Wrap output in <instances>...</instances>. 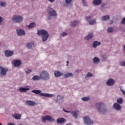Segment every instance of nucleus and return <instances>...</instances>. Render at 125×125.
<instances>
[{"label":"nucleus","instance_id":"obj_1","mask_svg":"<svg viewBox=\"0 0 125 125\" xmlns=\"http://www.w3.org/2000/svg\"><path fill=\"white\" fill-rule=\"evenodd\" d=\"M38 36H42V42H45L48 39V37H49V35L47 31L44 30H39L38 31Z\"/></svg>","mask_w":125,"mask_h":125},{"label":"nucleus","instance_id":"obj_2","mask_svg":"<svg viewBox=\"0 0 125 125\" xmlns=\"http://www.w3.org/2000/svg\"><path fill=\"white\" fill-rule=\"evenodd\" d=\"M104 104L102 103L96 104V107L97 109H98L99 113H100V114H102V115L104 114L106 112H107V110L104 109Z\"/></svg>","mask_w":125,"mask_h":125},{"label":"nucleus","instance_id":"obj_3","mask_svg":"<svg viewBox=\"0 0 125 125\" xmlns=\"http://www.w3.org/2000/svg\"><path fill=\"white\" fill-rule=\"evenodd\" d=\"M32 92L33 93H35V94H40L41 96H44V97H53L54 95L53 94H47V93H42V91L41 90H33L32 91Z\"/></svg>","mask_w":125,"mask_h":125},{"label":"nucleus","instance_id":"obj_4","mask_svg":"<svg viewBox=\"0 0 125 125\" xmlns=\"http://www.w3.org/2000/svg\"><path fill=\"white\" fill-rule=\"evenodd\" d=\"M40 77L41 78V80H43V81H47L48 80H49V74L45 71H42L41 72Z\"/></svg>","mask_w":125,"mask_h":125},{"label":"nucleus","instance_id":"obj_5","mask_svg":"<svg viewBox=\"0 0 125 125\" xmlns=\"http://www.w3.org/2000/svg\"><path fill=\"white\" fill-rule=\"evenodd\" d=\"M12 20H13L16 23H20V22H21V21H22L23 18L18 15H15L14 16Z\"/></svg>","mask_w":125,"mask_h":125},{"label":"nucleus","instance_id":"obj_6","mask_svg":"<svg viewBox=\"0 0 125 125\" xmlns=\"http://www.w3.org/2000/svg\"><path fill=\"white\" fill-rule=\"evenodd\" d=\"M84 123L85 125H93V121L90 120L88 116H85L83 118Z\"/></svg>","mask_w":125,"mask_h":125},{"label":"nucleus","instance_id":"obj_7","mask_svg":"<svg viewBox=\"0 0 125 125\" xmlns=\"http://www.w3.org/2000/svg\"><path fill=\"white\" fill-rule=\"evenodd\" d=\"M46 121L49 122H54V119L52 118V117L47 115L45 117H42V121L43 123H45Z\"/></svg>","mask_w":125,"mask_h":125},{"label":"nucleus","instance_id":"obj_8","mask_svg":"<svg viewBox=\"0 0 125 125\" xmlns=\"http://www.w3.org/2000/svg\"><path fill=\"white\" fill-rule=\"evenodd\" d=\"M48 13L49 16H57V13L55 10H52V9L48 8Z\"/></svg>","mask_w":125,"mask_h":125},{"label":"nucleus","instance_id":"obj_9","mask_svg":"<svg viewBox=\"0 0 125 125\" xmlns=\"http://www.w3.org/2000/svg\"><path fill=\"white\" fill-rule=\"evenodd\" d=\"M92 18V17L91 16L86 17V20L87 21H89V23L90 25H94V24H95V23H96V21L95 20H93L92 21H90L91 20Z\"/></svg>","mask_w":125,"mask_h":125},{"label":"nucleus","instance_id":"obj_10","mask_svg":"<svg viewBox=\"0 0 125 125\" xmlns=\"http://www.w3.org/2000/svg\"><path fill=\"white\" fill-rule=\"evenodd\" d=\"M5 55L6 57H10V56L13 55V51L7 50L5 51Z\"/></svg>","mask_w":125,"mask_h":125},{"label":"nucleus","instance_id":"obj_11","mask_svg":"<svg viewBox=\"0 0 125 125\" xmlns=\"http://www.w3.org/2000/svg\"><path fill=\"white\" fill-rule=\"evenodd\" d=\"M114 83H115V80L114 79H109L106 82V84L107 85H114Z\"/></svg>","mask_w":125,"mask_h":125},{"label":"nucleus","instance_id":"obj_12","mask_svg":"<svg viewBox=\"0 0 125 125\" xmlns=\"http://www.w3.org/2000/svg\"><path fill=\"white\" fill-rule=\"evenodd\" d=\"M17 32L18 36H24L25 35V31L22 29H17Z\"/></svg>","mask_w":125,"mask_h":125},{"label":"nucleus","instance_id":"obj_13","mask_svg":"<svg viewBox=\"0 0 125 125\" xmlns=\"http://www.w3.org/2000/svg\"><path fill=\"white\" fill-rule=\"evenodd\" d=\"M0 74L2 76H5V75H6L7 70H5V68L2 67L1 66H0Z\"/></svg>","mask_w":125,"mask_h":125},{"label":"nucleus","instance_id":"obj_14","mask_svg":"<svg viewBox=\"0 0 125 125\" xmlns=\"http://www.w3.org/2000/svg\"><path fill=\"white\" fill-rule=\"evenodd\" d=\"M25 103L26 105H28V106H35V105H36L35 102L32 101H26Z\"/></svg>","mask_w":125,"mask_h":125},{"label":"nucleus","instance_id":"obj_15","mask_svg":"<svg viewBox=\"0 0 125 125\" xmlns=\"http://www.w3.org/2000/svg\"><path fill=\"white\" fill-rule=\"evenodd\" d=\"M54 75L56 78H59V77L63 76V73L59 72V71H56L54 72Z\"/></svg>","mask_w":125,"mask_h":125},{"label":"nucleus","instance_id":"obj_16","mask_svg":"<svg viewBox=\"0 0 125 125\" xmlns=\"http://www.w3.org/2000/svg\"><path fill=\"white\" fill-rule=\"evenodd\" d=\"M93 4L95 5H100L101 3H102V0H94L93 2Z\"/></svg>","mask_w":125,"mask_h":125},{"label":"nucleus","instance_id":"obj_17","mask_svg":"<svg viewBox=\"0 0 125 125\" xmlns=\"http://www.w3.org/2000/svg\"><path fill=\"white\" fill-rule=\"evenodd\" d=\"M28 90H30V88L24 87H20L19 88V91L21 92H26V91H28Z\"/></svg>","mask_w":125,"mask_h":125},{"label":"nucleus","instance_id":"obj_18","mask_svg":"<svg viewBox=\"0 0 125 125\" xmlns=\"http://www.w3.org/2000/svg\"><path fill=\"white\" fill-rule=\"evenodd\" d=\"M114 109L116 110H120L121 109V105L118 103H115L113 105Z\"/></svg>","mask_w":125,"mask_h":125},{"label":"nucleus","instance_id":"obj_19","mask_svg":"<svg viewBox=\"0 0 125 125\" xmlns=\"http://www.w3.org/2000/svg\"><path fill=\"white\" fill-rule=\"evenodd\" d=\"M100 44H101V43L100 42L95 41L93 43V47L96 48V47H97V46H98V45H100Z\"/></svg>","mask_w":125,"mask_h":125},{"label":"nucleus","instance_id":"obj_20","mask_svg":"<svg viewBox=\"0 0 125 125\" xmlns=\"http://www.w3.org/2000/svg\"><path fill=\"white\" fill-rule=\"evenodd\" d=\"M15 67H19L21 65V62L20 61H16L14 62Z\"/></svg>","mask_w":125,"mask_h":125},{"label":"nucleus","instance_id":"obj_21","mask_svg":"<svg viewBox=\"0 0 125 125\" xmlns=\"http://www.w3.org/2000/svg\"><path fill=\"white\" fill-rule=\"evenodd\" d=\"M32 80L33 81H40V80H42V78L41 77V75H40V76L36 75L33 76Z\"/></svg>","mask_w":125,"mask_h":125},{"label":"nucleus","instance_id":"obj_22","mask_svg":"<svg viewBox=\"0 0 125 125\" xmlns=\"http://www.w3.org/2000/svg\"><path fill=\"white\" fill-rule=\"evenodd\" d=\"M92 38H93V33H91L85 37L84 39L85 40H90V39H92Z\"/></svg>","mask_w":125,"mask_h":125},{"label":"nucleus","instance_id":"obj_23","mask_svg":"<svg viewBox=\"0 0 125 125\" xmlns=\"http://www.w3.org/2000/svg\"><path fill=\"white\" fill-rule=\"evenodd\" d=\"M58 124H62V123H64L65 122V119L64 118H59L57 120Z\"/></svg>","mask_w":125,"mask_h":125},{"label":"nucleus","instance_id":"obj_24","mask_svg":"<svg viewBox=\"0 0 125 125\" xmlns=\"http://www.w3.org/2000/svg\"><path fill=\"white\" fill-rule=\"evenodd\" d=\"M103 21H107V20H110V17L109 16H104L102 18Z\"/></svg>","mask_w":125,"mask_h":125},{"label":"nucleus","instance_id":"obj_25","mask_svg":"<svg viewBox=\"0 0 125 125\" xmlns=\"http://www.w3.org/2000/svg\"><path fill=\"white\" fill-rule=\"evenodd\" d=\"M13 117L16 120H20V119H21V115H20V114H15V115Z\"/></svg>","mask_w":125,"mask_h":125},{"label":"nucleus","instance_id":"obj_26","mask_svg":"<svg viewBox=\"0 0 125 125\" xmlns=\"http://www.w3.org/2000/svg\"><path fill=\"white\" fill-rule=\"evenodd\" d=\"M71 114L75 119L78 118V111L72 112Z\"/></svg>","mask_w":125,"mask_h":125},{"label":"nucleus","instance_id":"obj_27","mask_svg":"<svg viewBox=\"0 0 125 125\" xmlns=\"http://www.w3.org/2000/svg\"><path fill=\"white\" fill-rule=\"evenodd\" d=\"M36 26V23H34V22H32L31 23H30L28 26V27L29 29H32V28H34V27H35Z\"/></svg>","mask_w":125,"mask_h":125},{"label":"nucleus","instance_id":"obj_28","mask_svg":"<svg viewBox=\"0 0 125 125\" xmlns=\"http://www.w3.org/2000/svg\"><path fill=\"white\" fill-rule=\"evenodd\" d=\"M100 60L99 58H97V57H95L93 59V62L94 63H99L100 62Z\"/></svg>","mask_w":125,"mask_h":125},{"label":"nucleus","instance_id":"obj_29","mask_svg":"<svg viewBox=\"0 0 125 125\" xmlns=\"http://www.w3.org/2000/svg\"><path fill=\"white\" fill-rule=\"evenodd\" d=\"M33 45H34L33 42H29L27 44L26 46L28 47V48H31Z\"/></svg>","mask_w":125,"mask_h":125},{"label":"nucleus","instance_id":"obj_30","mask_svg":"<svg viewBox=\"0 0 125 125\" xmlns=\"http://www.w3.org/2000/svg\"><path fill=\"white\" fill-rule=\"evenodd\" d=\"M78 22L76 21H74L73 22H71V26L72 27H75V26H77L78 25Z\"/></svg>","mask_w":125,"mask_h":125},{"label":"nucleus","instance_id":"obj_31","mask_svg":"<svg viewBox=\"0 0 125 125\" xmlns=\"http://www.w3.org/2000/svg\"><path fill=\"white\" fill-rule=\"evenodd\" d=\"M69 77H73L72 73H69L64 75V78H69Z\"/></svg>","mask_w":125,"mask_h":125},{"label":"nucleus","instance_id":"obj_32","mask_svg":"<svg viewBox=\"0 0 125 125\" xmlns=\"http://www.w3.org/2000/svg\"><path fill=\"white\" fill-rule=\"evenodd\" d=\"M113 31H114V28L113 27H109L107 29V31L108 32V33H112Z\"/></svg>","mask_w":125,"mask_h":125},{"label":"nucleus","instance_id":"obj_33","mask_svg":"<svg viewBox=\"0 0 125 125\" xmlns=\"http://www.w3.org/2000/svg\"><path fill=\"white\" fill-rule=\"evenodd\" d=\"M83 101H88L90 99L89 97H83L82 98Z\"/></svg>","mask_w":125,"mask_h":125},{"label":"nucleus","instance_id":"obj_34","mask_svg":"<svg viewBox=\"0 0 125 125\" xmlns=\"http://www.w3.org/2000/svg\"><path fill=\"white\" fill-rule=\"evenodd\" d=\"M117 103H119V104H122L123 103V98H121L117 100Z\"/></svg>","mask_w":125,"mask_h":125},{"label":"nucleus","instance_id":"obj_35","mask_svg":"<svg viewBox=\"0 0 125 125\" xmlns=\"http://www.w3.org/2000/svg\"><path fill=\"white\" fill-rule=\"evenodd\" d=\"M0 4L3 7H4L6 5V4H5V3H4V2H0Z\"/></svg>","mask_w":125,"mask_h":125},{"label":"nucleus","instance_id":"obj_36","mask_svg":"<svg viewBox=\"0 0 125 125\" xmlns=\"http://www.w3.org/2000/svg\"><path fill=\"white\" fill-rule=\"evenodd\" d=\"M73 0H65V3H66L67 4H69Z\"/></svg>","mask_w":125,"mask_h":125},{"label":"nucleus","instance_id":"obj_37","mask_svg":"<svg viewBox=\"0 0 125 125\" xmlns=\"http://www.w3.org/2000/svg\"><path fill=\"white\" fill-rule=\"evenodd\" d=\"M57 98H58V99H60V100L61 99H64V97L63 96H60V95H58Z\"/></svg>","mask_w":125,"mask_h":125},{"label":"nucleus","instance_id":"obj_38","mask_svg":"<svg viewBox=\"0 0 125 125\" xmlns=\"http://www.w3.org/2000/svg\"><path fill=\"white\" fill-rule=\"evenodd\" d=\"M61 35L62 37H65V36H67V33H66V32H63L61 34Z\"/></svg>","mask_w":125,"mask_h":125},{"label":"nucleus","instance_id":"obj_39","mask_svg":"<svg viewBox=\"0 0 125 125\" xmlns=\"http://www.w3.org/2000/svg\"><path fill=\"white\" fill-rule=\"evenodd\" d=\"M120 65L121 66H125V62H120Z\"/></svg>","mask_w":125,"mask_h":125},{"label":"nucleus","instance_id":"obj_40","mask_svg":"<svg viewBox=\"0 0 125 125\" xmlns=\"http://www.w3.org/2000/svg\"><path fill=\"white\" fill-rule=\"evenodd\" d=\"M31 72H32V70L30 69H27V70L25 71V73H26V74H30Z\"/></svg>","mask_w":125,"mask_h":125},{"label":"nucleus","instance_id":"obj_41","mask_svg":"<svg viewBox=\"0 0 125 125\" xmlns=\"http://www.w3.org/2000/svg\"><path fill=\"white\" fill-rule=\"evenodd\" d=\"M121 23H122V24H123L124 25L125 24V18H124L123 19Z\"/></svg>","mask_w":125,"mask_h":125},{"label":"nucleus","instance_id":"obj_42","mask_svg":"<svg viewBox=\"0 0 125 125\" xmlns=\"http://www.w3.org/2000/svg\"><path fill=\"white\" fill-rule=\"evenodd\" d=\"M87 77H92V74L88 72L87 74Z\"/></svg>","mask_w":125,"mask_h":125},{"label":"nucleus","instance_id":"obj_43","mask_svg":"<svg viewBox=\"0 0 125 125\" xmlns=\"http://www.w3.org/2000/svg\"><path fill=\"white\" fill-rule=\"evenodd\" d=\"M83 3L84 6H87V3L85 1H83Z\"/></svg>","mask_w":125,"mask_h":125},{"label":"nucleus","instance_id":"obj_44","mask_svg":"<svg viewBox=\"0 0 125 125\" xmlns=\"http://www.w3.org/2000/svg\"><path fill=\"white\" fill-rule=\"evenodd\" d=\"M121 91L122 92V93H123V94L124 95H125V91H124V90L121 89Z\"/></svg>","mask_w":125,"mask_h":125},{"label":"nucleus","instance_id":"obj_45","mask_svg":"<svg viewBox=\"0 0 125 125\" xmlns=\"http://www.w3.org/2000/svg\"><path fill=\"white\" fill-rule=\"evenodd\" d=\"M7 125H15V124L14 123H9L7 124Z\"/></svg>","mask_w":125,"mask_h":125},{"label":"nucleus","instance_id":"obj_46","mask_svg":"<svg viewBox=\"0 0 125 125\" xmlns=\"http://www.w3.org/2000/svg\"><path fill=\"white\" fill-rule=\"evenodd\" d=\"M2 21V19L1 17H0V24L1 23V21Z\"/></svg>","mask_w":125,"mask_h":125},{"label":"nucleus","instance_id":"obj_47","mask_svg":"<svg viewBox=\"0 0 125 125\" xmlns=\"http://www.w3.org/2000/svg\"><path fill=\"white\" fill-rule=\"evenodd\" d=\"M113 21H110V25H112V24H113Z\"/></svg>","mask_w":125,"mask_h":125},{"label":"nucleus","instance_id":"obj_48","mask_svg":"<svg viewBox=\"0 0 125 125\" xmlns=\"http://www.w3.org/2000/svg\"><path fill=\"white\" fill-rule=\"evenodd\" d=\"M55 0H49V1H50V2H53Z\"/></svg>","mask_w":125,"mask_h":125},{"label":"nucleus","instance_id":"obj_49","mask_svg":"<svg viewBox=\"0 0 125 125\" xmlns=\"http://www.w3.org/2000/svg\"><path fill=\"white\" fill-rule=\"evenodd\" d=\"M63 111L64 112H65L66 113H68V111L66 110H65V109H63Z\"/></svg>","mask_w":125,"mask_h":125},{"label":"nucleus","instance_id":"obj_50","mask_svg":"<svg viewBox=\"0 0 125 125\" xmlns=\"http://www.w3.org/2000/svg\"><path fill=\"white\" fill-rule=\"evenodd\" d=\"M66 63H67V65H66L68 66V64H69V61H67L66 62Z\"/></svg>","mask_w":125,"mask_h":125},{"label":"nucleus","instance_id":"obj_51","mask_svg":"<svg viewBox=\"0 0 125 125\" xmlns=\"http://www.w3.org/2000/svg\"><path fill=\"white\" fill-rule=\"evenodd\" d=\"M75 72H76V73H79V70H75Z\"/></svg>","mask_w":125,"mask_h":125},{"label":"nucleus","instance_id":"obj_52","mask_svg":"<svg viewBox=\"0 0 125 125\" xmlns=\"http://www.w3.org/2000/svg\"><path fill=\"white\" fill-rule=\"evenodd\" d=\"M66 125H72V124H66Z\"/></svg>","mask_w":125,"mask_h":125},{"label":"nucleus","instance_id":"obj_53","mask_svg":"<svg viewBox=\"0 0 125 125\" xmlns=\"http://www.w3.org/2000/svg\"><path fill=\"white\" fill-rule=\"evenodd\" d=\"M83 1H85V0H82V2Z\"/></svg>","mask_w":125,"mask_h":125},{"label":"nucleus","instance_id":"obj_54","mask_svg":"<svg viewBox=\"0 0 125 125\" xmlns=\"http://www.w3.org/2000/svg\"><path fill=\"white\" fill-rule=\"evenodd\" d=\"M0 125H2V124H1V123H0Z\"/></svg>","mask_w":125,"mask_h":125},{"label":"nucleus","instance_id":"obj_55","mask_svg":"<svg viewBox=\"0 0 125 125\" xmlns=\"http://www.w3.org/2000/svg\"><path fill=\"white\" fill-rule=\"evenodd\" d=\"M124 49H125V45L124 46Z\"/></svg>","mask_w":125,"mask_h":125},{"label":"nucleus","instance_id":"obj_56","mask_svg":"<svg viewBox=\"0 0 125 125\" xmlns=\"http://www.w3.org/2000/svg\"><path fill=\"white\" fill-rule=\"evenodd\" d=\"M48 19H50L49 18H48Z\"/></svg>","mask_w":125,"mask_h":125}]
</instances>
